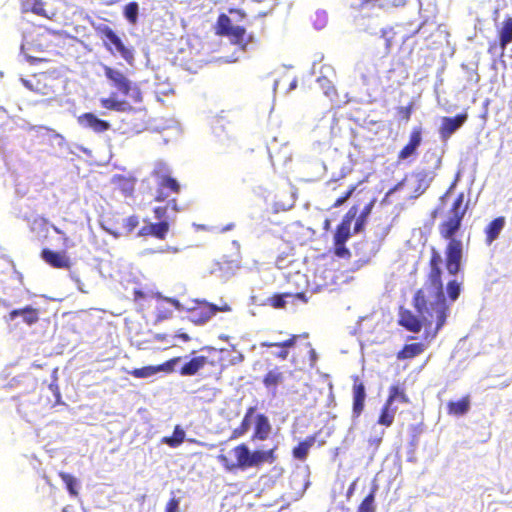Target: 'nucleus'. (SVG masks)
Masks as SVG:
<instances>
[{"label": "nucleus", "mask_w": 512, "mask_h": 512, "mask_svg": "<svg viewBox=\"0 0 512 512\" xmlns=\"http://www.w3.org/2000/svg\"><path fill=\"white\" fill-rule=\"evenodd\" d=\"M185 439V432L183 429L180 428L179 425H177L174 428L173 434L171 436H165L162 438V442L167 444L171 448H176L180 446Z\"/></svg>", "instance_id": "obj_37"}, {"label": "nucleus", "mask_w": 512, "mask_h": 512, "mask_svg": "<svg viewBox=\"0 0 512 512\" xmlns=\"http://www.w3.org/2000/svg\"><path fill=\"white\" fill-rule=\"evenodd\" d=\"M139 225V217L137 215H131L124 220L123 228L127 233L133 232Z\"/></svg>", "instance_id": "obj_42"}, {"label": "nucleus", "mask_w": 512, "mask_h": 512, "mask_svg": "<svg viewBox=\"0 0 512 512\" xmlns=\"http://www.w3.org/2000/svg\"><path fill=\"white\" fill-rule=\"evenodd\" d=\"M327 96L336 95V89L333 86H330L329 89L325 92Z\"/></svg>", "instance_id": "obj_57"}, {"label": "nucleus", "mask_w": 512, "mask_h": 512, "mask_svg": "<svg viewBox=\"0 0 512 512\" xmlns=\"http://www.w3.org/2000/svg\"><path fill=\"white\" fill-rule=\"evenodd\" d=\"M255 412H256V407L251 406V407L247 408L240 425L232 431L230 439L240 438L249 431L250 425H251V420H252V417Z\"/></svg>", "instance_id": "obj_29"}, {"label": "nucleus", "mask_w": 512, "mask_h": 512, "mask_svg": "<svg viewBox=\"0 0 512 512\" xmlns=\"http://www.w3.org/2000/svg\"><path fill=\"white\" fill-rule=\"evenodd\" d=\"M362 222H363V219H360V218H359V219L357 220V223H356V226H355V229H356V230H358V229L361 227Z\"/></svg>", "instance_id": "obj_60"}, {"label": "nucleus", "mask_w": 512, "mask_h": 512, "mask_svg": "<svg viewBox=\"0 0 512 512\" xmlns=\"http://www.w3.org/2000/svg\"><path fill=\"white\" fill-rule=\"evenodd\" d=\"M229 13H231V14H232V13H236V14H238L241 18H244V17H245V13H244L242 10H240V9H230V10H229Z\"/></svg>", "instance_id": "obj_56"}, {"label": "nucleus", "mask_w": 512, "mask_h": 512, "mask_svg": "<svg viewBox=\"0 0 512 512\" xmlns=\"http://www.w3.org/2000/svg\"><path fill=\"white\" fill-rule=\"evenodd\" d=\"M169 301L176 307H179V302L175 299H169Z\"/></svg>", "instance_id": "obj_62"}, {"label": "nucleus", "mask_w": 512, "mask_h": 512, "mask_svg": "<svg viewBox=\"0 0 512 512\" xmlns=\"http://www.w3.org/2000/svg\"><path fill=\"white\" fill-rule=\"evenodd\" d=\"M395 414L396 408L393 407V405L385 402L380 410V414L377 420L378 424L385 427H390L394 422Z\"/></svg>", "instance_id": "obj_35"}, {"label": "nucleus", "mask_w": 512, "mask_h": 512, "mask_svg": "<svg viewBox=\"0 0 512 512\" xmlns=\"http://www.w3.org/2000/svg\"><path fill=\"white\" fill-rule=\"evenodd\" d=\"M215 34L227 37L234 45L245 48L250 38L246 37V29L243 26L233 25L230 17L221 13L215 24Z\"/></svg>", "instance_id": "obj_9"}, {"label": "nucleus", "mask_w": 512, "mask_h": 512, "mask_svg": "<svg viewBox=\"0 0 512 512\" xmlns=\"http://www.w3.org/2000/svg\"><path fill=\"white\" fill-rule=\"evenodd\" d=\"M354 211L352 212V209L345 215L343 220L340 222V224L337 225L334 238H333V244H345L347 240L350 238V227L352 219L354 218L356 214V209L353 208Z\"/></svg>", "instance_id": "obj_22"}, {"label": "nucleus", "mask_w": 512, "mask_h": 512, "mask_svg": "<svg viewBox=\"0 0 512 512\" xmlns=\"http://www.w3.org/2000/svg\"><path fill=\"white\" fill-rule=\"evenodd\" d=\"M400 113L402 114L403 116V119H405L406 121H408L410 119V116H411V112H412V106L409 105V106H406V107H401L399 109Z\"/></svg>", "instance_id": "obj_51"}, {"label": "nucleus", "mask_w": 512, "mask_h": 512, "mask_svg": "<svg viewBox=\"0 0 512 512\" xmlns=\"http://www.w3.org/2000/svg\"><path fill=\"white\" fill-rule=\"evenodd\" d=\"M464 194L460 193L452 203L447 216L439 223L438 232L442 239L448 240L444 250V265L449 275L455 276L462 269L463 243L455 236L462 226L467 206H463Z\"/></svg>", "instance_id": "obj_2"}, {"label": "nucleus", "mask_w": 512, "mask_h": 512, "mask_svg": "<svg viewBox=\"0 0 512 512\" xmlns=\"http://www.w3.org/2000/svg\"><path fill=\"white\" fill-rule=\"evenodd\" d=\"M178 361H180V357H175L159 366H145L142 368H135L130 371L129 374L135 378H148L159 371L169 369L171 365L177 363Z\"/></svg>", "instance_id": "obj_24"}, {"label": "nucleus", "mask_w": 512, "mask_h": 512, "mask_svg": "<svg viewBox=\"0 0 512 512\" xmlns=\"http://www.w3.org/2000/svg\"><path fill=\"white\" fill-rule=\"evenodd\" d=\"M78 123L84 127L91 129L95 133H103L111 128V124L98 118L94 113L86 112L78 117Z\"/></svg>", "instance_id": "obj_19"}, {"label": "nucleus", "mask_w": 512, "mask_h": 512, "mask_svg": "<svg viewBox=\"0 0 512 512\" xmlns=\"http://www.w3.org/2000/svg\"><path fill=\"white\" fill-rule=\"evenodd\" d=\"M422 140V128L414 127L409 134L408 142L397 154L398 163L409 158H415L418 155V148L421 146Z\"/></svg>", "instance_id": "obj_14"}, {"label": "nucleus", "mask_w": 512, "mask_h": 512, "mask_svg": "<svg viewBox=\"0 0 512 512\" xmlns=\"http://www.w3.org/2000/svg\"><path fill=\"white\" fill-rule=\"evenodd\" d=\"M146 126V122L143 121L142 125L137 129V132H141L142 129H144Z\"/></svg>", "instance_id": "obj_63"}, {"label": "nucleus", "mask_w": 512, "mask_h": 512, "mask_svg": "<svg viewBox=\"0 0 512 512\" xmlns=\"http://www.w3.org/2000/svg\"><path fill=\"white\" fill-rule=\"evenodd\" d=\"M396 401L404 404H408L410 401L405 388L399 384H394L389 387V394L385 402L393 405Z\"/></svg>", "instance_id": "obj_31"}, {"label": "nucleus", "mask_w": 512, "mask_h": 512, "mask_svg": "<svg viewBox=\"0 0 512 512\" xmlns=\"http://www.w3.org/2000/svg\"><path fill=\"white\" fill-rule=\"evenodd\" d=\"M414 177H415L416 182H417V186L414 189V192L417 195H421L430 186V183L432 182V180L434 178V174L431 173V172L423 170V171L415 173Z\"/></svg>", "instance_id": "obj_33"}, {"label": "nucleus", "mask_w": 512, "mask_h": 512, "mask_svg": "<svg viewBox=\"0 0 512 512\" xmlns=\"http://www.w3.org/2000/svg\"><path fill=\"white\" fill-rule=\"evenodd\" d=\"M156 338L158 340H165V336L164 335H157Z\"/></svg>", "instance_id": "obj_64"}, {"label": "nucleus", "mask_w": 512, "mask_h": 512, "mask_svg": "<svg viewBox=\"0 0 512 512\" xmlns=\"http://www.w3.org/2000/svg\"><path fill=\"white\" fill-rule=\"evenodd\" d=\"M58 475L62 479V481L65 483V486H66L69 494L72 497L78 496V490H77L78 480L73 475L63 472V471L59 472Z\"/></svg>", "instance_id": "obj_38"}, {"label": "nucleus", "mask_w": 512, "mask_h": 512, "mask_svg": "<svg viewBox=\"0 0 512 512\" xmlns=\"http://www.w3.org/2000/svg\"><path fill=\"white\" fill-rule=\"evenodd\" d=\"M180 211L181 208L178 204L177 198L169 200L167 204L154 207L153 214L158 222L143 226L139 230L138 235L144 237L152 236L159 240L166 239L170 230L169 212L177 214Z\"/></svg>", "instance_id": "obj_4"}, {"label": "nucleus", "mask_w": 512, "mask_h": 512, "mask_svg": "<svg viewBox=\"0 0 512 512\" xmlns=\"http://www.w3.org/2000/svg\"><path fill=\"white\" fill-rule=\"evenodd\" d=\"M375 493L376 487H373L370 493L362 500L358 506L357 512H375Z\"/></svg>", "instance_id": "obj_40"}, {"label": "nucleus", "mask_w": 512, "mask_h": 512, "mask_svg": "<svg viewBox=\"0 0 512 512\" xmlns=\"http://www.w3.org/2000/svg\"><path fill=\"white\" fill-rule=\"evenodd\" d=\"M470 407L469 396H465L458 401L447 403V412L449 415L461 416L468 412Z\"/></svg>", "instance_id": "obj_32"}, {"label": "nucleus", "mask_w": 512, "mask_h": 512, "mask_svg": "<svg viewBox=\"0 0 512 512\" xmlns=\"http://www.w3.org/2000/svg\"><path fill=\"white\" fill-rule=\"evenodd\" d=\"M354 489H355V482H353L350 487L348 488V491H347V497H350L353 492H354Z\"/></svg>", "instance_id": "obj_59"}, {"label": "nucleus", "mask_w": 512, "mask_h": 512, "mask_svg": "<svg viewBox=\"0 0 512 512\" xmlns=\"http://www.w3.org/2000/svg\"><path fill=\"white\" fill-rule=\"evenodd\" d=\"M100 104L107 110H113L118 112H126L132 110V107L126 101H119L113 97L100 99Z\"/></svg>", "instance_id": "obj_34"}, {"label": "nucleus", "mask_w": 512, "mask_h": 512, "mask_svg": "<svg viewBox=\"0 0 512 512\" xmlns=\"http://www.w3.org/2000/svg\"><path fill=\"white\" fill-rule=\"evenodd\" d=\"M468 114L460 113L454 117H443L439 127L441 140L447 141L467 121Z\"/></svg>", "instance_id": "obj_16"}, {"label": "nucleus", "mask_w": 512, "mask_h": 512, "mask_svg": "<svg viewBox=\"0 0 512 512\" xmlns=\"http://www.w3.org/2000/svg\"><path fill=\"white\" fill-rule=\"evenodd\" d=\"M22 316L23 322L29 326L35 324L39 320V312L36 308L26 306L24 308L14 309L9 312V320H14L16 317Z\"/></svg>", "instance_id": "obj_25"}, {"label": "nucleus", "mask_w": 512, "mask_h": 512, "mask_svg": "<svg viewBox=\"0 0 512 512\" xmlns=\"http://www.w3.org/2000/svg\"><path fill=\"white\" fill-rule=\"evenodd\" d=\"M352 417L357 419L360 417L365 407L366 391L363 381L359 376L354 375L352 377Z\"/></svg>", "instance_id": "obj_15"}, {"label": "nucleus", "mask_w": 512, "mask_h": 512, "mask_svg": "<svg viewBox=\"0 0 512 512\" xmlns=\"http://www.w3.org/2000/svg\"><path fill=\"white\" fill-rule=\"evenodd\" d=\"M147 297H148V293H146L140 289H135L133 291V300L135 302H140V301L146 299Z\"/></svg>", "instance_id": "obj_48"}, {"label": "nucleus", "mask_w": 512, "mask_h": 512, "mask_svg": "<svg viewBox=\"0 0 512 512\" xmlns=\"http://www.w3.org/2000/svg\"><path fill=\"white\" fill-rule=\"evenodd\" d=\"M284 381V372L280 367L275 366L266 372V374L263 376L262 383L264 387L274 396L277 393L278 386L282 385Z\"/></svg>", "instance_id": "obj_21"}, {"label": "nucleus", "mask_w": 512, "mask_h": 512, "mask_svg": "<svg viewBox=\"0 0 512 512\" xmlns=\"http://www.w3.org/2000/svg\"><path fill=\"white\" fill-rule=\"evenodd\" d=\"M104 74L106 78L112 82L113 86L123 95L130 96L135 103L142 102L140 89L132 85L131 81L123 72L109 66H104Z\"/></svg>", "instance_id": "obj_11"}, {"label": "nucleus", "mask_w": 512, "mask_h": 512, "mask_svg": "<svg viewBox=\"0 0 512 512\" xmlns=\"http://www.w3.org/2000/svg\"><path fill=\"white\" fill-rule=\"evenodd\" d=\"M52 381L58 382V368H54L52 371Z\"/></svg>", "instance_id": "obj_58"}, {"label": "nucleus", "mask_w": 512, "mask_h": 512, "mask_svg": "<svg viewBox=\"0 0 512 512\" xmlns=\"http://www.w3.org/2000/svg\"><path fill=\"white\" fill-rule=\"evenodd\" d=\"M179 509V500L176 498H171L165 507V512H177Z\"/></svg>", "instance_id": "obj_47"}, {"label": "nucleus", "mask_w": 512, "mask_h": 512, "mask_svg": "<svg viewBox=\"0 0 512 512\" xmlns=\"http://www.w3.org/2000/svg\"><path fill=\"white\" fill-rule=\"evenodd\" d=\"M384 434H385V431L382 430L378 435H376L374 437H370L368 439L369 446L372 447L374 450H377L383 440Z\"/></svg>", "instance_id": "obj_45"}, {"label": "nucleus", "mask_w": 512, "mask_h": 512, "mask_svg": "<svg viewBox=\"0 0 512 512\" xmlns=\"http://www.w3.org/2000/svg\"><path fill=\"white\" fill-rule=\"evenodd\" d=\"M334 254L340 258H349L351 253L349 249L345 247V244H334Z\"/></svg>", "instance_id": "obj_44"}, {"label": "nucleus", "mask_w": 512, "mask_h": 512, "mask_svg": "<svg viewBox=\"0 0 512 512\" xmlns=\"http://www.w3.org/2000/svg\"><path fill=\"white\" fill-rule=\"evenodd\" d=\"M215 34L227 37L234 45L245 48L250 38L246 37V29L243 26L233 25L230 17L221 13L215 24Z\"/></svg>", "instance_id": "obj_7"}, {"label": "nucleus", "mask_w": 512, "mask_h": 512, "mask_svg": "<svg viewBox=\"0 0 512 512\" xmlns=\"http://www.w3.org/2000/svg\"><path fill=\"white\" fill-rule=\"evenodd\" d=\"M139 5L137 2L132 1L124 6L123 15L126 20L131 24L135 25L138 21Z\"/></svg>", "instance_id": "obj_39"}, {"label": "nucleus", "mask_w": 512, "mask_h": 512, "mask_svg": "<svg viewBox=\"0 0 512 512\" xmlns=\"http://www.w3.org/2000/svg\"><path fill=\"white\" fill-rule=\"evenodd\" d=\"M98 31L110 42V44L115 47V50L122 56L124 60L129 63L133 60L134 56L132 50L123 44L119 36L109 26L99 27Z\"/></svg>", "instance_id": "obj_17"}, {"label": "nucleus", "mask_w": 512, "mask_h": 512, "mask_svg": "<svg viewBox=\"0 0 512 512\" xmlns=\"http://www.w3.org/2000/svg\"><path fill=\"white\" fill-rule=\"evenodd\" d=\"M42 259L51 267L57 269H68L71 266V261L65 253L52 251L48 248H44L41 251Z\"/></svg>", "instance_id": "obj_20"}, {"label": "nucleus", "mask_w": 512, "mask_h": 512, "mask_svg": "<svg viewBox=\"0 0 512 512\" xmlns=\"http://www.w3.org/2000/svg\"><path fill=\"white\" fill-rule=\"evenodd\" d=\"M217 460L227 472L249 469V447L240 443L231 450L221 449Z\"/></svg>", "instance_id": "obj_6"}, {"label": "nucleus", "mask_w": 512, "mask_h": 512, "mask_svg": "<svg viewBox=\"0 0 512 512\" xmlns=\"http://www.w3.org/2000/svg\"><path fill=\"white\" fill-rule=\"evenodd\" d=\"M505 226V218L503 216L493 219L485 228L486 243L490 245L496 240Z\"/></svg>", "instance_id": "obj_28"}, {"label": "nucleus", "mask_w": 512, "mask_h": 512, "mask_svg": "<svg viewBox=\"0 0 512 512\" xmlns=\"http://www.w3.org/2000/svg\"><path fill=\"white\" fill-rule=\"evenodd\" d=\"M165 170V165H160L157 169L152 172V175L157 178V187L154 194V201L165 204L169 200L173 199L172 195H178L181 191L179 182L165 174H161V171Z\"/></svg>", "instance_id": "obj_10"}, {"label": "nucleus", "mask_w": 512, "mask_h": 512, "mask_svg": "<svg viewBox=\"0 0 512 512\" xmlns=\"http://www.w3.org/2000/svg\"><path fill=\"white\" fill-rule=\"evenodd\" d=\"M215 34L227 37L234 45L245 48L250 38L246 37V29L243 26L233 25L230 17L221 13L215 24Z\"/></svg>", "instance_id": "obj_8"}, {"label": "nucleus", "mask_w": 512, "mask_h": 512, "mask_svg": "<svg viewBox=\"0 0 512 512\" xmlns=\"http://www.w3.org/2000/svg\"><path fill=\"white\" fill-rule=\"evenodd\" d=\"M230 311V307L228 304H224L223 306H216L214 304L208 303L206 301L198 302L196 306L190 308L188 310L189 319L191 322L197 325L205 324L212 316H214L217 312H226Z\"/></svg>", "instance_id": "obj_12"}, {"label": "nucleus", "mask_w": 512, "mask_h": 512, "mask_svg": "<svg viewBox=\"0 0 512 512\" xmlns=\"http://www.w3.org/2000/svg\"><path fill=\"white\" fill-rule=\"evenodd\" d=\"M427 298L428 295L425 292V290L423 288H420L415 292L412 300L416 312L419 314V316L422 317L423 320L414 315L410 310L401 309L399 312V325L404 327L409 332H420L422 329L423 322H427V319L425 317V313L428 312Z\"/></svg>", "instance_id": "obj_5"}, {"label": "nucleus", "mask_w": 512, "mask_h": 512, "mask_svg": "<svg viewBox=\"0 0 512 512\" xmlns=\"http://www.w3.org/2000/svg\"><path fill=\"white\" fill-rule=\"evenodd\" d=\"M316 436L310 435L303 441L299 442L292 450V455L295 459L305 460L307 458L309 449L315 444Z\"/></svg>", "instance_id": "obj_30"}, {"label": "nucleus", "mask_w": 512, "mask_h": 512, "mask_svg": "<svg viewBox=\"0 0 512 512\" xmlns=\"http://www.w3.org/2000/svg\"><path fill=\"white\" fill-rule=\"evenodd\" d=\"M49 389L54 394L56 403H60L61 402V392H60L58 382L52 381L49 384Z\"/></svg>", "instance_id": "obj_46"}, {"label": "nucleus", "mask_w": 512, "mask_h": 512, "mask_svg": "<svg viewBox=\"0 0 512 512\" xmlns=\"http://www.w3.org/2000/svg\"><path fill=\"white\" fill-rule=\"evenodd\" d=\"M426 349V345L422 342L405 344L400 351L397 352L398 360L412 359L422 354Z\"/></svg>", "instance_id": "obj_27"}, {"label": "nucleus", "mask_w": 512, "mask_h": 512, "mask_svg": "<svg viewBox=\"0 0 512 512\" xmlns=\"http://www.w3.org/2000/svg\"><path fill=\"white\" fill-rule=\"evenodd\" d=\"M443 259L440 253L432 249L431 256L429 259V272L426 277L425 291H428L429 296L435 298L434 302L431 303V309L435 314L436 327L434 335L445 325L447 316L449 314V303L455 302L462 291V282L457 279H451L446 284V294L444 295L443 280H442V268L441 265Z\"/></svg>", "instance_id": "obj_1"}, {"label": "nucleus", "mask_w": 512, "mask_h": 512, "mask_svg": "<svg viewBox=\"0 0 512 512\" xmlns=\"http://www.w3.org/2000/svg\"><path fill=\"white\" fill-rule=\"evenodd\" d=\"M293 296V293H281V294H273L268 298V304L275 309L284 308L286 305V298H290Z\"/></svg>", "instance_id": "obj_41"}, {"label": "nucleus", "mask_w": 512, "mask_h": 512, "mask_svg": "<svg viewBox=\"0 0 512 512\" xmlns=\"http://www.w3.org/2000/svg\"><path fill=\"white\" fill-rule=\"evenodd\" d=\"M441 165V158L440 157H436V164H435V168H439Z\"/></svg>", "instance_id": "obj_61"}, {"label": "nucleus", "mask_w": 512, "mask_h": 512, "mask_svg": "<svg viewBox=\"0 0 512 512\" xmlns=\"http://www.w3.org/2000/svg\"><path fill=\"white\" fill-rule=\"evenodd\" d=\"M271 424L268 417L263 414H257L255 417V427L252 435V440L264 441L271 433Z\"/></svg>", "instance_id": "obj_23"}, {"label": "nucleus", "mask_w": 512, "mask_h": 512, "mask_svg": "<svg viewBox=\"0 0 512 512\" xmlns=\"http://www.w3.org/2000/svg\"><path fill=\"white\" fill-rule=\"evenodd\" d=\"M119 180L124 184L123 189L125 190L126 195H131L134 190L133 183L123 177L119 178Z\"/></svg>", "instance_id": "obj_49"}, {"label": "nucleus", "mask_w": 512, "mask_h": 512, "mask_svg": "<svg viewBox=\"0 0 512 512\" xmlns=\"http://www.w3.org/2000/svg\"><path fill=\"white\" fill-rule=\"evenodd\" d=\"M174 339H179L182 342H189L191 340V337L182 330H179L175 335L173 336Z\"/></svg>", "instance_id": "obj_50"}, {"label": "nucleus", "mask_w": 512, "mask_h": 512, "mask_svg": "<svg viewBox=\"0 0 512 512\" xmlns=\"http://www.w3.org/2000/svg\"><path fill=\"white\" fill-rule=\"evenodd\" d=\"M298 335H291L287 340L283 342H269L265 341L261 343V347L265 348H272V347H279L281 350L276 354V357L282 360H285L288 355L289 351L288 349L293 347L298 339Z\"/></svg>", "instance_id": "obj_26"}, {"label": "nucleus", "mask_w": 512, "mask_h": 512, "mask_svg": "<svg viewBox=\"0 0 512 512\" xmlns=\"http://www.w3.org/2000/svg\"><path fill=\"white\" fill-rule=\"evenodd\" d=\"M24 12H32L38 16H47L42 0H20Z\"/></svg>", "instance_id": "obj_36"}, {"label": "nucleus", "mask_w": 512, "mask_h": 512, "mask_svg": "<svg viewBox=\"0 0 512 512\" xmlns=\"http://www.w3.org/2000/svg\"><path fill=\"white\" fill-rule=\"evenodd\" d=\"M277 445H274L268 450H254L249 449V468L261 467L263 464H273L277 460Z\"/></svg>", "instance_id": "obj_18"}, {"label": "nucleus", "mask_w": 512, "mask_h": 512, "mask_svg": "<svg viewBox=\"0 0 512 512\" xmlns=\"http://www.w3.org/2000/svg\"><path fill=\"white\" fill-rule=\"evenodd\" d=\"M357 186L356 185H352L350 186V188L339 198H337L333 204V207H340L341 205H343L351 196L352 194L355 192Z\"/></svg>", "instance_id": "obj_43"}, {"label": "nucleus", "mask_w": 512, "mask_h": 512, "mask_svg": "<svg viewBox=\"0 0 512 512\" xmlns=\"http://www.w3.org/2000/svg\"><path fill=\"white\" fill-rule=\"evenodd\" d=\"M498 41H492L488 45L487 52L490 55L502 56L504 51L512 42V17L507 16L503 20L501 27L497 29Z\"/></svg>", "instance_id": "obj_13"}, {"label": "nucleus", "mask_w": 512, "mask_h": 512, "mask_svg": "<svg viewBox=\"0 0 512 512\" xmlns=\"http://www.w3.org/2000/svg\"><path fill=\"white\" fill-rule=\"evenodd\" d=\"M371 207H372V203L365 206V208L363 209V211L360 215V219H364L370 213Z\"/></svg>", "instance_id": "obj_53"}, {"label": "nucleus", "mask_w": 512, "mask_h": 512, "mask_svg": "<svg viewBox=\"0 0 512 512\" xmlns=\"http://www.w3.org/2000/svg\"><path fill=\"white\" fill-rule=\"evenodd\" d=\"M225 349L204 346L199 354L192 352V357L179 369L181 376H195L203 373L205 376L219 379L226 365L224 364Z\"/></svg>", "instance_id": "obj_3"}, {"label": "nucleus", "mask_w": 512, "mask_h": 512, "mask_svg": "<svg viewBox=\"0 0 512 512\" xmlns=\"http://www.w3.org/2000/svg\"><path fill=\"white\" fill-rule=\"evenodd\" d=\"M291 298H297V299L302 300L303 302H307V298L305 296V293H303V292L295 293V294H293V296Z\"/></svg>", "instance_id": "obj_54"}, {"label": "nucleus", "mask_w": 512, "mask_h": 512, "mask_svg": "<svg viewBox=\"0 0 512 512\" xmlns=\"http://www.w3.org/2000/svg\"><path fill=\"white\" fill-rule=\"evenodd\" d=\"M359 1H360V6L365 7V6H368L369 4L378 2L379 0H359Z\"/></svg>", "instance_id": "obj_55"}, {"label": "nucleus", "mask_w": 512, "mask_h": 512, "mask_svg": "<svg viewBox=\"0 0 512 512\" xmlns=\"http://www.w3.org/2000/svg\"><path fill=\"white\" fill-rule=\"evenodd\" d=\"M244 360V355L240 352H238L236 355H234L230 360H229V364L230 365H237V364H240L242 363Z\"/></svg>", "instance_id": "obj_52"}]
</instances>
